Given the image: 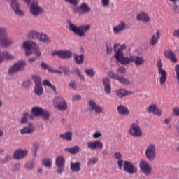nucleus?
Segmentation results:
<instances>
[{
    "mask_svg": "<svg viewBox=\"0 0 179 179\" xmlns=\"http://www.w3.org/2000/svg\"><path fill=\"white\" fill-rule=\"evenodd\" d=\"M126 48L127 45L124 44H115L113 46V50L115 51V58L122 65H128L129 64V57H124V53L122 52V50H125Z\"/></svg>",
    "mask_w": 179,
    "mask_h": 179,
    "instance_id": "nucleus-1",
    "label": "nucleus"
},
{
    "mask_svg": "<svg viewBox=\"0 0 179 179\" xmlns=\"http://www.w3.org/2000/svg\"><path fill=\"white\" fill-rule=\"evenodd\" d=\"M67 23L69 24V30L72 31V33L78 37H85V36H86V31H89V30L92 29L90 24L81 25L78 27L73 24L71 20H68Z\"/></svg>",
    "mask_w": 179,
    "mask_h": 179,
    "instance_id": "nucleus-2",
    "label": "nucleus"
},
{
    "mask_svg": "<svg viewBox=\"0 0 179 179\" xmlns=\"http://www.w3.org/2000/svg\"><path fill=\"white\" fill-rule=\"evenodd\" d=\"M13 44V40L8 37V29L0 27V45L2 47H9Z\"/></svg>",
    "mask_w": 179,
    "mask_h": 179,
    "instance_id": "nucleus-3",
    "label": "nucleus"
},
{
    "mask_svg": "<svg viewBox=\"0 0 179 179\" xmlns=\"http://www.w3.org/2000/svg\"><path fill=\"white\" fill-rule=\"evenodd\" d=\"M128 134L134 138H141L143 135L142 129H141V125L139 122L136 121V122L131 123L129 127V129L127 130Z\"/></svg>",
    "mask_w": 179,
    "mask_h": 179,
    "instance_id": "nucleus-4",
    "label": "nucleus"
},
{
    "mask_svg": "<svg viewBox=\"0 0 179 179\" xmlns=\"http://www.w3.org/2000/svg\"><path fill=\"white\" fill-rule=\"evenodd\" d=\"M145 155L148 160L153 162L156 159V145L153 143L148 145L145 150Z\"/></svg>",
    "mask_w": 179,
    "mask_h": 179,
    "instance_id": "nucleus-5",
    "label": "nucleus"
},
{
    "mask_svg": "<svg viewBox=\"0 0 179 179\" xmlns=\"http://www.w3.org/2000/svg\"><path fill=\"white\" fill-rule=\"evenodd\" d=\"M53 104H55V108H57L59 111H65V110L68 108V103H66V101L61 96L55 98Z\"/></svg>",
    "mask_w": 179,
    "mask_h": 179,
    "instance_id": "nucleus-6",
    "label": "nucleus"
},
{
    "mask_svg": "<svg viewBox=\"0 0 179 179\" xmlns=\"http://www.w3.org/2000/svg\"><path fill=\"white\" fill-rule=\"evenodd\" d=\"M157 65L158 66V73L161 76L159 83L160 85H164L167 80V71L163 69V62H162V60H157Z\"/></svg>",
    "mask_w": 179,
    "mask_h": 179,
    "instance_id": "nucleus-7",
    "label": "nucleus"
},
{
    "mask_svg": "<svg viewBox=\"0 0 179 179\" xmlns=\"http://www.w3.org/2000/svg\"><path fill=\"white\" fill-rule=\"evenodd\" d=\"M30 13L33 16H40L42 13H44V9L38 6V1L34 0L30 6Z\"/></svg>",
    "mask_w": 179,
    "mask_h": 179,
    "instance_id": "nucleus-8",
    "label": "nucleus"
},
{
    "mask_svg": "<svg viewBox=\"0 0 179 179\" xmlns=\"http://www.w3.org/2000/svg\"><path fill=\"white\" fill-rule=\"evenodd\" d=\"M140 170L144 174V176H150L152 174V166L149 164V162L145 159H141L139 163Z\"/></svg>",
    "mask_w": 179,
    "mask_h": 179,
    "instance_id": "nucleus-9",
    "label": "nucleus"
},
{
    "mask_svg": "<svg viewBox=\"0 0 179 179\" xmlns=\"http://www.w3.org/2000/svg\"><path fill=\"white\" fill-rule=\"evenodd\" d=\"M123 170L125 173H128V174H135L138 173V167L134 165V163L129 161H124L123 162Z\"/></svg>",
    "mask_w": 179,
    "mask_h": 179,
    "instance_id": "nucleus-10",
    "label": "nucleus"
},
{
    "mask_svg": "<svg viewBox=\"0 0 179 179\" xmlns=\"http://www.w3.org/2000/svg\"><path fill=\"white\" fill-rule=\"evenodd\" d=\"M87 147L90 150H96V149L101 150L104 148V144L100 140L90 141L87 143Z\"/></svg>",
    "mask_w": 179,
    "mask_h": 179,
    "instance_id": "nucleus-11",
    "label": "nucleus"
},
{
    "mask_svg": "<svg viewBox=\"0 0 179 179\" xmlns=\"http://www.w3.org/2000/svg\"><path fill=\"white\" fill-rule=\"evenodd\" d=\"M24 66H26V62H24V61H19L9 69L8 73L9 75H13V73H16V72L24 69Z\"/></svg>",
    "mask_w": 179,
    "mask_h": 179,
    "instance_id": "nucleus-12",
    "label": "nucleus"
},
{
    "mask_svg": "<svg viewBox=\"0 0 179 179\" xmlns=\"http://www.w3.org/2000/svg\"><path fill=\"white\" fill-rule=\"evenodd\" d=\"M108 76H109V78H111L112 79L118 80V82H120L122 85H131V81H129L128 78L124 76H120V75L115 74L113 71H109L108 73Z\"/></svg>",
    "mask_w": 179,
    "mask_h": 179,
    "instance_id": "nucleus-13",
    "label": "nucleus"
},
{
    "mask_svg": "<svg viewBox=\"0 0 179 179\" xmlns=\"http://www.w3.org/2000/svg\"><path fill=\"white\" fill-rule=\"evenodd\" d=\"M52 55H58L59 58H62L63 59H66L69 58H72L73 53L71 50H58L55 51L52 53Z\"/></svg>",
    "mask_w": 179,
    "mask_h": 179,
    "instance_id": "nucleus-14",
    "label": "nucleus"
},
{
    "mask_svg": "<svg viewBox=\"0 0 179 179\" xmlns=\"http://www.w3.org/2000/svg\"><path fill=\"white\" fill-rule=\"evenodd\" d=\"M22 47L26 50V55H31V50L36 48V43L31 41H27L22 44Z\"/></svg>",
    "mask_w": 179,
    "mask_h": 179,
    "instance_id": "nucleus-15",
    "label": "nucleus"
},
{
    "mask_svg": "<svg viewBox=\"0 0 179 179\" xmlns=\"http://www.w3.org/2000/svg\"><path fill=\"white\" fill-rule=\"evenodd\" d=\"M130 62H134L135 65L139 66V65H143L145 64V59L140 56L130 55L129 57V64Z\"/></svg>",
    "mask_w": 179,
    "mask_h": 179,
    "instance_id": "nucleus-16",
    "label": "nucleus"
},
{
    "mask_svg": "<svg viewBox=\"0 0 179 179\" xmlns=\"http://www.w3.org/2000/svg\"><path fill=\"white\" fill-rule=\"evenodd\" d=\"M88 105L92 111H95L96 114H101L103 113V108L100 105L96 103L94 100H90L88 101Z\"/></svg>",
    "mask_w": 179,
    "mask_h": 179,
    "instance_id": "nucleus-17",
    "label": "nucleus"
},
{
    "mask_svg": "<svg viewBox=\"0 0 179 179\" xmlns=\"http://www.w3.org/2000/svg\"><path fill=\"white\" fill-rule=\"evenodd\" d=\"M11 7L13 8L15 13L17 15V16H24V11L20 9V6L19 5V3L16 1V0L12 1Z\"/></svg>",
    "mask_w": 179,
    "mask_h": 179,
    "instance_id": "nucleus-18",
    "label": "nucleus"
},
{
    "mask_svg": "<svg viewBox=\"0 0 179 179\" xmlns=\"http://www.w3.org/2000/svg\"><path fill=\"white\" fill-rule=\"evenodd\" d=\"M91 10L92 8L89 7V5L86 3H83L80 6L74 8V12H78L79 13H80V12L83 13H89Z\"/></svg>",
    "mask_w": 179,
    "mask_h": 179,
    "instance_id": "nucleus-19",
    "label": "nucleus"
},
{
    "mask_svg": "<svg viewBox=\"0 0 179 179\" xmlns=\"http://www.w3.org/2000/svg\"><path fill=\"white\" fill-rule=\"evenodd\" d=\"M27 153H29V152H27V150H26L18 149L15 150L13 155L14 159H15L16 160H20L21 159H24V157L27 156Z\"/></svg>",
    "mask_w": 179,
    "mask_h": 179,
    "instance_id": "nucleus-20",
    "label": "nucleus"
},
{
    "mask_svg": "<svg viewBox=\"0 0 179 179\" xmlns=\"http://www.w3.org/2000/svg\"><path fill=\"white\" fill-rule=\"evenodd\" d=\"M148 113H152V114H155V115H157L158 117H160L162 113V110L159 109V107L155 104L148 106Z\"/></svg>",
    "mask_w": 179,
    "mask_h": 179,
    "instance_id": "nucleus-21",
    "label": "nucleus"
},
{
    "mask_svg": "<svg viewBox=\"0 0 179 179\" xmlns=\"http://www.w3.org/2000/svg\"><path fill=\"white\" fill-rule=\"evenodd\" d=\"M137 20L144 23H149L150 22V17H149L146 12L143 11L137 15Z\"/></svg>",
    "mask_w": 179,
    "mask_h": 179,
    "instance_id": "nucleus-22",
    "label": "nucleus"
},
{
    "mask_svg": "<svg viewBox=\"0 0 179 179\" xmlns=\"http://www.w3.org/2000/svg\"><path fill=\"white\" fill-rule=\"evenodd\" d=\"M159 40H160V30L157 29L156 33H155L151 38L150 44L151 45H152L153 47H155L157 44V43H158Z\"/></svg>",
    "mask_w": 179,
    "mask_h": 179,
    "instance_id": "nucleus-23",
    "label": "nucleus"
},
{
    "mask_svg": "<svg viewBox=\"0 0 179 179\" xmlns=\"http://www.w3.org/2000/svg\"><path fill=\"white\" fill-rule=\"evenodd\" d=\"M103 83L104 85V92L106 94H110L111 93V84L110 79L105 78L103 79Z\"/></svg>",
    "mask_w": 179,
    "mask_h": 179,
    "instance_id": "nucleus-24",
    "label": "nucleus"
},
{
    "mask_svg": "<svg viewBox=\"0 0 179 179\" xmlns=\"http://www.w3.org/2000/svg\"><path fill=\"white\" fill-rule=\"evenodd\" d=\"M125 27H127V24L122 21L120 24L113 27V33H115V34H118V33H121V31L125 30Z\"/></svg>",
    "mask_w": 179,
    "mask_h": 179,
    "instance_id": "nucleus-25",
    "label": "nucleus"
},
{
    "mask_svg": "<svg viewBox=\"0 0 179 179\" xmlns=\"http://www.w3.org/2000/svg\"><path fill=\"white\" fill-rule=\"evenodd\" d=\"M0 58L1 59V62L3 61H9L10 59H13L14 57L8 52L4 51L1 53H0Z\"/></svg>",
    "mask_w": 179,
    "mask_h": 179,
    "instance_id": "nucleus-26",
    "label": "nucleus"
},
{
    "mask_svg": "<svg viewBox=\"0 0 179 179\" xmlns=\"http://www.w3.org/2000/svg\"><path fill=\"white\" fill-rule=\"evenodd\" d=\"M164 55L168 59H171L172 62L177 63V57H176V54L171 50H166L164 52Z\"/></svg>",
    "mask_w": 179,
    "mask_h": 179,
    "instance_id": "nucleus-27",
    "label": "nucleus"
},
{
    "mask_svg": "<svg viewBox=\"0 0 179 179\" xmlns=\"http://www.w3.org/2000/svg\"><path fill=\"white\" fill-rule=\"evenodd\" d=\"M117 110L120 115H128L129 114V110H128V108L123 105L118 106L117 107Z\"/></svg>",
    "mask_w": 179,
    "mask_h": 179,
    "instance_id": "nucleus-28",
    "label": "nucleus"
},
{
    "mask_svg": "<svg viewBox=\"0 0 179 179\" xmlns=\"http://www.w3.org/2000/svg\"><path fill=\"white\" fill-rule=\"evenodd\" d=\"M21 134H31L34 132V127L31 124H29V127H25L20 130Z\"/></svg>",
    "mask_w": 179,
    "mask_h": 179,
    "instance_id": "nucleus-29",
    "label": "nucleus"
},
{
    "mask_svg": "<svg viewBox=\"0 0 179 179\" xmlns=\"http://www.w3.org/2000/svg\"><path fill=\"white\" fill-rule=\"evenodd\" d=\"M116 94L117 97H125V96H128L129 94H132V92H128L125 89H120L117 91Z\"/></svg>",
    "mask_w": 179,
    "mask_h": 179,
    "instance_id": "nucleus-30",
    "label": "nucleus"
},
{
    "mask_svg": "<svg viewBox=\"0 0 179 179\" xmlns=\"http://www.w3.org/2000/svg\"><path fill=\"white\" fill-rule=\"evenodd\" d=\"M38 40L39 41H41L42 43H51V39H50V37H48L47 34H43V33L39 34V37Z\"/></svg>",
    "mask_w": 179,
    "mask_h": 179,
    "instance_id": "nucleus-31",
    "label": "nucleus"
},
{
    "mask_svg": "<svg viewBox=\"0 0 179 179\" xmlns=\"http://www.w3.org/2000/svg\"><path fill=\"white\" fill-rule=\"evenodd\" d=\"M80 148H79V145H75L71 148H66L65 151L69 152V153H71V155H76L78 152H80Z\"/></svg>",
    "mask_w": 179,
    "mask_h": 179,
    "instance_id": "nucleus-32",
    "label": "nucleus"
},
{
    "mask_svg": "<svg viewBox=\"0 0 179 179\" xmlns=\"http://www.w3.org/2000/svg\"><path fill=\"white\" fill-rule=\"evenodd\" d=\"M43 110L44 109H43L42 108L36 106L32 108L31 113L32 114H34V115H36V117H41V114Z\"/></svg>",
    "mask_w": 179,
    "mask_h": 179,
    "instance_id": "nucleus-33",
    "label": "nucleus"
},
{
    "mask_svg": "<svg viewBox=\"0 0 179 179\" xmlns=\"http://www.w3.org/2000/svg\"><path fill=\"white\" fill-rule=\"evenodd\" d=\"M70 168H71V171H76L77 173H79V171H80V162H71Z\"/></svg>",
    "mask_w": 179,
    "mask_h": 179,
    "instance_id": "nucleus-34",
    "label": "nucleus"
},
{
    "mask_svg": "<svg viewBox=\"0 0 179 179\" xmlns=\"http://www.w3.org/2000/svg\"><path fill=\"white\" fill-rule=\"evenodd\" d=\"M115 159H119L117 161V164L119 166V169H122V164H124V160L121 159H122V155L120 152H115L114 155Z\"/></svg>",
    "mask_w": 179,
    "mask_h": 179,
    "instance_id": "nucleus-35",
    "label": "nucleus"
},
{
    "mask_svg": "<svg viewBox=\"0 0 179 179\" xmlns=\"http://www.w3.org/2000/svg\"><path fill=\"white\" fill-rule=\"evenodd\" d=\"M74 60L76 62V64H78L80 65V64H83V61H85V55H76L74 54Z\"/></svg>",
    "mask_w": 179,
    "mask_h": 179,
    "instance_id": "nucleus-36",
    "label": "nucleus"
},
{
    "mask_svg": "<svg viewBox=\"0 0 179 179\" xmlns=\"http://www.w3.org/2000/svg\"><path fill=\"white\" fill-rule=\"evenodd\" d=\"M29 38H32L33 40L37 39L38 40V37L40 36V33L36 31H30L28 34Z\"/></svg>",
    "mask_w": 179,
    "mask_h": 179,
    "instance_id": "nucleus-37",
    "label": "nucleus"
},
{
    "mask_svg": "<svg viewBox=\"0 0 179 179\" xmlns=\"http://www.w3.org/2000/svg\"><path fill=\"white\" fill-rule=\"evenodd\" d=\"M65 164V158L62 156H59L56 158V166L57 167L64 166Z\"/></svg>",
    "mask_w": 179,
    "mask_h": 179,
    "instance_id": "nucleus-38",
    "label": "nucleus"
},
{
    "mask_svg": "<svg viewBox=\"0 0 179 179\" xmlns=\"http://www.w3.org/2000/svg\"><path fill=\"white\" fill-rule=\"evenodd\" d=\"M59 137L62 139H65V141H72V132H66L61 134Z\"/></svg>",
    "mask_w": 179,
    "mask_h": 179,
    "instance_id": "nucleus-39",
    "label": "nucleus"
},
{
    "mask_svg": "<svg viewBox=\"0 0 179 179\" xmlns=\"http://www.w3.org/2000/svg\"><path fill=\"white\" fill-rule=\"evenodd\" d=\"M43 90L41 84L35 85L34 92L37 96H41V94H43Z\"/></svg>",
    "mask_w": 179,
    "mask_h": 179,
    "instance_id": "nucleus-40",
    "label": "nucleus"
},
{
    "mask_svg": "<svg viewBox=\"0 0 179 179\" xmlns=\"http://www.w3.org/2000/svg\"><path fill=\"white\" fill-rule=\"evenodd\" d=\"M43 86H48V87H50V89H52L53 92H55V93L57 92V88L55 87V86H54V85H52L50 80H45L43 82Z\"/></svg>",
    "mask_w": 179,
    "mask_h": 179,
    "instance_id": "nucleus-41",
    "label": "nucleus"
},
{
    "mask_svg": "<svg viewBox=\"0 0 179 179\" xmlns=\"http://www.w3.org/2000/svg\"><path fill=\"white\" fill-rule=\"evenodd\" d=\"M85 73H86L87 76H90V78H93V76L96 75V71H94L93 68L86 69L85 70Z\"/></svg>",
    "mask_w": 179,
    "mask_h": 179,
    "instance_id": "nucleus-42",
    "label": "nucleus"
},
{
    "mask_svg": "<svg viewBox=\"0 0 179 179\" xmlns=\"http://www.w3.org/2000/svg\"><path fill=\"white\" fill-rule=\"evenodd\" d=\"M52 163V162L50 159H45L42 161L43 166H44L45 167H48V169L51 167Z\"/></svg>",
    "mask_w": 179,
    "mask_h": 179,
    "instance_id": "nucleus-43",
    "label": "nucleus"
},
{
    "mask_svg": "<svg viewBox=\"0 0 179 179\" xmlns=\"http://www.w3.org/2000/svg\"><path fill=\"white\" fill-rule=\"evenodd\" d=\"M99 162V158L94 157L90 158L87 161V166H92V164H96Z\"/></svg>",
    "mask_w": 179,
    "mask_h": 179,
    "instance_id": "nucleus-44",
    "label": "nucleus"
},
{
    "mask_svg": "<svg viewBox=\"0 0 179 179\" xmlns=\"http://www.w3.org/2000/svg\"><path fill=\"white\" fill-rule=\"evenodd\" d=\"M32 79L35 83V85H41V78L37 75L32 76Z\"/></svg>",
    "mask_w": 179,
    "mask_h": 179,
    "instance_id": "nucleus-45",
    "label": "nucleus"
},
{
    "mask_svg": "<svg viewBox=\"0 0 179 179\" xmlns=\"http://www.w3.org/2000/svg\"><path fill=\"white\" fill-rule=\"evenodd\" d=\"M29 118V113L27 112H24L22 115V118L21 119V124H27V119Z\"/></svg>",
    "mask_w": 179,
    "mask_h": 179,
    "instance_id": "nucleus-46",
    "label": "nucleus"
},
{
    "mask_svg": "<svg viewBox=\"0 0 179 179\" xmlns=\"http://www.w3.org/2000/svg\"><path fill=\"white\" fill-rule=\"evenodd\" d=\"M41 117H43V120H48L50 118V113H48L47 110H42V113L41 115Z\"/></svg>",
    "mask_w": 179,
    "mask_h": 179,
    "instance_id": "nucleus-47",
    "label": "nucleus"
},
{
    "mask_svg": "<svg viewBox=\"0 0 179 179\" xmlns=\"http://www.w3.org/2000/svg\"><path fill=\"white\" fill-rule=\"evenodd\" d=\"M106 47L107 54H111L113 52V48L111 47V43L110 42H106Z\"/></svg>",
    "mask_w": 179,
    "mask_h": 179,
    "instance_id": "nucleus-48",
    "label": "nucleus"
},
{
    "mask_svg": "<svg viewBox=\"0 0 179 179\" xmlns=\"http://www.w3.org/2000/svg\"><path fill=\"white\" fill-rule=\"evenodd\" d=\"M25 169H27V170H33V169H34V162H31L27 163L25 165Z\"/></svg>",
    "mask_w": 179,
    "mask_h": 179,
    "instance_id": "nucleus-49",
    "label": "nucleus"
},
{
    "mask_svg": "<svg viewBox=\"0 0 179 179\" xmlns=\"http://www.w3.org/2000/svg\"><path fill=\"white\" fill-rule=\"evenodd\" d=\"M39 145L38 143H34L33 145V150L34 152V156L36 157L37 156V151L38 150Z\"/></svg>",
    "mask_w": 179,
    "mask_h": 179,
    "instance_id": "nucleus-50",
    "label": "nucleus"
},
{
    "mask_svg": "<svg viewBox=\"0 0 179 179\" xmlns=\"http://www.w3.org/2000/svg\"><path fill=\"white\" fill-rule=\"evenodd\" d=\"M74 72L78 74V76H79V78H80V79H82V80L85 79V76H83L82 74V72L80 71V70L79 69H78V68L75 69Z\"/></svg>",
    "mask_w": 179,
    "mask_h": 179,
    "instance_id": "nucleus-51",
    "label": "nucleus"
},
{
    "mask_svg": "<svg viewBox=\"0 0 179 179\" xmlns=\"http://www.w3.org/2000/svg\"><path fill=\"white\" fill-rule=\"evenodd\" d=\"M64 1L66 3H69V5H73V6H78V0H66Z\"/></svg>",
    "mask_w": 179,
    "mask_h": 179,
    "instance_id": "nucleus-52",
    "label": "nucleus"
},
{
    "mask_svg": "<svg viewBox=\"0 0 179 179\" xmlns=\"http://www.w3.org/2000/svg\"><path fill=\"white\" fill-rule=\"evenodd\" d=\"M20 170V164L16 163L13 166L12 171H19Z\"/></svg>",
    "mask_w": 179,
    "mask_h": 179,
    "instance_id": "nucleus-53",
    "label": "nucleus"
},
{
    "mask_svg": "<svg viewBox=\"0 0 179 179\" xmlns=\"http://www.w3.org/2000/svg\"><path fill=\"white\" fill-rule=\"evenodd\" d=\"M60 69H62V71H63V72L65 75H69V73H70L69 68L65 67V66H60Z\"/></svg>",
    "mask_w": 179,
    "mask_h": 179,
    "instance_id": "nucleus-54",
    "label": "nucleus"
},
{
    "mask_svg": "<svg viewBox=\"0 0 179 179\" xmlns=\"http://www.w3.org/2000/svg\"><path fill=\"white\" fill-rule=\"evenodd\" d=\"M34 50L37 57H40L41 55V52H40V49H38V46L37 45V44H36V48H34Z\"/></svg>",
    "mask_w": 179,
    "mask_h": 179,
    "instance_id": "nucleus-55",
    "label": "nucleus"
},
{
    "mask_svg": "<svg viewBox=\"0 0 179 179\" xmlns=\"http://www.w3.org/2000/svg\"><path fill=\"white\" fill-rule=\"evenodd\" d=\"M73 101H78L79 100H82V96L80 95L76 94L72 97Z\"/></svg>",
    "mask_w": 179,
    "mask_h": 179,
    "instance_id": "nucleus-56",
    "label": "nucleus"
},
{
    "mask_svg": "<svg viewBox=\"0 0 179 179\" xmlns=\"http://www.w3.org/2000/svg\"><path fill=\"white\" fill-rule=\"evenodd\" d=\"M117 72H119L120 75L122 73H125V72H127V69H125V67H119Z\"/></svg>",
    "mask_w": 179,
    "mask_h": 179,
    "instance_id": "nucleus-57",
    "label": "nucleus"
},
{
    "mask_svg": "<svg viewBox=\"0 0 179 179\" xmlns=\"http://www.w3.org/2000/svg\"><path fill=\"white\" fill-rule=\"evenodd\" d=\"M101 136V133L100 131H96L92 135V138L97 139V138H100Z\"/></svg>",
    "mask_w": 179,
    "mask_h": 179,
    "instance_id": "nucleus-58",
    "label": "nucleus"
},
{
    "mask_svg": "<svg viewBox=\"0 0 179 179\" xmlns=\"http://www.w3.org/2000/svg\"><path fill=\"white\" fill-rule=\"evenodd\" d=\"M9 160H12V157L7 155L3 159V163H8V162H9Z\"/></svg>",
    "mask_w": 179,
    "mask_h": 179,
    "instance_id": "nucleus-59",
    "label": "nucleus"
},
{
    "mask_svg": "<svg viewBox=\"0 0 179 179\" xmlns=\"http://www.w3.org/2000/svg\"><path fill=\"white\" fill-rule=\"evenodd\" d=\"M173 114L176 117H179V108L176 107L173 108Z\"/></svg>",
    "mask_w": 179,
    "mask_h": 179,
    "instance_id": "nucleus-60",
    "label": "nucleus"
},
{
    "mask_svg": "<svg viewBox=\"0 0 179 179\" xmlns=\"http://www.w3.org/2000/svg\"><path fill=\"white\" fill-rule=\"evenodd\" d=\"M58 167V169L57 171V173L58 174H62V173H64V166H57Z\"/></svg>",
    "mask_w": 179,
    "mask_h": 179,
    "instance_id": "nucleus-61",
    "label": "nucleus"
},
{
    "mask_svg": "<svg viewBox=\"0 0 179 179\" xmlns=\"http://www.w3.org/2000/svg\"><path fill=\"white\" fill-rule=\"evenodd\" d=\"M103 6H108L110 5V0H101Z\"/></svg>",
    "mask_w": 179,
    "mask_h": 179,
    "instance_id": "nucleus-62",
    "label": "nucleus"
},
{
    "mask_svg": "<svg viewBox=\"0 0 179 179\" xmlns=\"http://www.w3.org/2000/svg\"><path fill=\"white\" fill-rule=\"evenodd\" d=\"M173 37L179 38V29L173 31Z\"/></svg>",
    "mask_w": 179,
    "mask_h": 179,
    "instance_id": "nucleus-63",
    "label": "nucleus"
},
{
    "mask_svg": "<svg viewBox=\"0 0 179 179\" xmlns=\"http://www.w3.org/2000/svg\"><path fill=\"white\" fill-rule=\"evenodd\" d=\"M69 87H71V89H76L75 81H71L69 83Z\"/></svg>",
    "mask_w": 179,
    "mask_h": 179,
    "instance_id": "nucleus-64",
    "label": "nucleus"
}]
</instances>
